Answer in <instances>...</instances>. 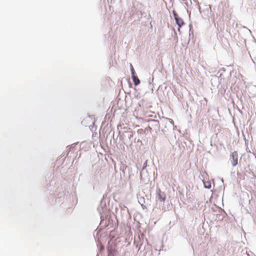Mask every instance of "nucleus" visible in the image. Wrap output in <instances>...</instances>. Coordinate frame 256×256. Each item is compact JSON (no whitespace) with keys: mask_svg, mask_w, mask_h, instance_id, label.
<instances>
[{"mask_svg":"<svg viewBox=\"0 0 256 256\" xmlns=\"http://www.w3.org/2000/svg\"><path fill=\"white\" fill-rule=\"evenodd\" d=\"M174 127L172 120L168 118L161 119V130L165 136H168L171 133H174Z\"/></svg>","mask_w":256,"mask_h":256,"instance_id":"obj_1","label":"nucleus"},{"mask_svg":"<svg viewBox=\"0 0 256 256\" xmlns=\"http://www.w3.org/2000/svg\"><path fill=\"white\" fill-rule=\"evenodd\" d=\"M98 211L100 216L101 222L100 224H102L104 222V226H107L108 224L106 223V212H108V208L106 206L104 196L100 200V204L98 208Z\"/></svg>","mask_w":256,"mask_h":256,"instance_id":"obj_2","label":"nucleus"},{"mask_svg":"<svg viewBox=\"0 0 256 256\" xmlns=\"http://www.w3.org/2000/svg\"><path fill=\"white\" fill-rule=\"evenodd\" d=\"M238 154L237 152H232L230 155V161L231 164L233 166H235L238 164Z\"/></svg>","mask_w":256,"mask_h":256,"instance_id":"obj_3","label":"nucleus"},{"mask_svg":"<svg viewBox=\"0 0 256 256\" xmlns=\"http://www.w3.org/2000/svg\"><path fill=\"white\" fill-rule=\"evenodd\" d=\"M149 124L152 126L155 130H159L161 128V120L159 122L156 120H148Z\"/></svg>","mask_w":256,"mask_h":256,"instance_id":"obj_4","label":"nucleus"},{"mask_svg":"<svg viewBox=\"0 0 256 256\" xmlns=\"http://www.w3.org/2000/svg\"><path fill=\"white\" fill-rule=\"evenodd\" d=\"M156 198L160 201L164 202L166 198L165 192H162L160 188H158L156 190Z\"/></svg>","mask_w":256,"mask_h":256,"instance_id":"obj_5","label":"nucleus"},{"mask_svg":"<svg viewBox=\"0 0 256 256\" xmlns=\"http://www.w3.org/2000/svg\"><path fill=\"white\" fill-rule=\"evenodd\" d=\"M176 24L178 26V30L180 31V28L184 24L183 20L180 16L175 20Z\"/></svg>","mask_w":256,"mask_h":256,"instance_id":"obj_6","label":"nucleus"},{"mask_svg":"<svg viewBox=\"0 0 256 256\" xmlns=\"http://www.w3.org/2000/svg\"><path fill=\"white\" fill-rule=\"evenodd\" d=\"M132 79L135 86H137L140 84V81L136 76H132Z\"/></svg>","mask_w":256,"mask_h":256,"instance_id":"obj_7","label":"nucleus"},{"mask_svg":"<svg viewBox=\"0 0 256 256\" xmlns=\"http://www.w3.org/2000/svg\"><path fill=\"white\" fill-rule=\"evenodd\" d=\"M204 186L205 188L210 189L211 188V183L210 182L203 181Z\"/></svg>","mask_w":256,"mask_h":256,"instance_id":"obj_8","label":"nucleus"},{"mask_svg":"<svg viewBox=\"0 0 256 256\" xmlns=\"http://www.w3.org/2000/svg\"><path fill=\"white\" fill-rule=\"evenodd\" d=\"M147 162H148V160H146L144 162V163L143 164V166H142V170L140 171V178H142V172L144 171V170L146 168L147 166Z\"/></svg>","mask_w":256,"mask_h":256,"instance_id":"obj_9","label":"nucleus"},{"mask_svg":"<svg viewBox=\"0 0 256 256\" xmlns=\"http://www.w3.org/2000/svg\"><path fill=\"white\" fill-rule=\"evenodd\" d=\"M153 80H154L153 78H150V77L148 80V82L149 85V88H151L152 90H153V87H152V83L153 82Z\"/></svg>","mask_w":256,"mask_h":256,"instance_id":"obj_10","label":"nucleus"},{"mask_svg":"<svg viewBox=\"0 0 256 256\" xmlns=\"http://www.w3.org/2000/svg\"><path fill=\"white\" fill-rule=\"evenodd\" d=\"M130 72H131L132 76H135L136 75V72H135L134 68L132 66V64H130Z\"/></svg>","mask_w":256,"mask_h":256,"instance_id":"obj_11","label":"nucleus"},{"mask_svg":"<svg viewBox=\"0 0 256 256\" xmlns=\"http://www.w3.org/2000/svg\"><path fill=\"white\" fill-rule=\"evenodd\" d=\"M172 13L174 20L179 17L178 14L174 10H172Z\"/></svg>","mask_w":256,"mask_h":256,"instance_id":"obj_12","label":"nucleus"},{"mask_svg":"<svg viewBox=\"0 0 256 256\" xmlns=\"http://www.w3.org/2000/svg\"><path fill=\"white\" fill-rule=\"evenodd\" d=\"M134 244L136 245V248L139 247L138 248V250H139L142 246V244H140V245L139 246V244L137 242V240L136 238H134Z\"/></svg>","mask_w":256,"mask_h":256,"instance_id":"obj_13","label":"nucleus"},{"mask_svg":"<svg viewBox=\"0 0 256 256\" xmlns=\"http://www.w3.org/2000/svg\"><path fill=\"white\" fill-rule=\"evenodd\" d=\"M192 27V24H189L190 32V30H191ZM190 34H191L190 32H189V34H188V35H189V36H188V42H189V41L190 40Z\"/></svg>","mask_w":256,"mask_h":256,"instance_id":"obj_14","label":"nucleus"},{"mask_svg":"<svg viewBox=\"0 0 256 256\" xmlns=\"http://www.w3.org/2000/svg\"><path fill=\"white\" fill-rule=\"evenodd\" d=\"M138 132H140V134H142L144 132V130L143 129H140L138 130Z\"/></svg>","mask_w":256,"mask_h":256,"instance_id":"obj_15","label":"nucleus"},{"mask_svg":"<svg viewBox=\"0 0 256 256\" xmlns=\"http://www.w3.org/2000/svg\"><path fill=\"white\" fill-rule=\"evenodd\" d=\"M84 177L87 179V180H89L90 178V174H86V175H85L84 176Z\"/></svg>","mask_w":256,"mask_h":256,"instance_id":"obj_16","label":"nucleus"},{"mask_svg":"<svg viewBox=\"0 0 256 256\" xmlns=\"http://www.w3.org/2000/svg\"><path fill=\"white\" fill-rule=\"evenodd\" d=\"M132 136H133V134H130V136H128L129 138H131V137H132Z\"/></svg>","mask_w":256,"mask_h":256,"instance_id":"obj_17","label":"nucleus"},{"mask_svg":"<svg viewBox=\"0 0 256 256\" xmlns=\"http://www.w3.org/2000/svg\"><path fill=\"white\" fill-rule=\"evenodd\" d=\"M219 212H220V213H222V212H224V211H223L222 210H219Z\"/></svg>","mask_w":256,"mask_h":256,"instance_id":"obj_18","label":"nucleus"},{"mask_svg":"<svg viewBox=\"0 0 256 256\" xmlns=\"http://www.w3.org/2000/svg\"><path fill=\"white\" fill-rule=\"evenodd\" d=\"M140 13L141 16H142L143 15V13L142 12V11H140Z\"/></svg>","mask_w":256,"mask_h":256,"instance_id":"obj_19","label":"nucleus"},{"mask_svg":"<svg viewBox=\"0 0 256 256\" xmlns=\"http://www.w3.org/2000/svg\"><path fill=\"white\" fill-rule=\"evenodd\" d=\"M82 176H82V174H80V177H82Z\"/></svg>","mask_w":256,"mask_h":256,"instance_id":"obj_20","label":"nucleus"},{"mask_svg":"<svg viewBox=\"0 0 256 256\" xmlns=\"http://www.w3.org/2000/svg\"><path fill=\"white\" fill-rule=\"evenodd\" d=\"M142 206L143 208V207H145L144 206L143 204H142Z\"/></svg>","mask_w":256,"mask_h":256,"instance_id":"obj_21","label":"nucleus"},{"mask_svg":"<svg viewBox=\"0 0 256 256\" xmlns=\"http://www.w3.org/2000/svg\"><path fill=\"white\" fill-rule=\"evenodd\" d=\"M138 239L139 240H140V238L139 236H138Z\"/></svg>","mask_w":256,"mask_h":256,"instance_id":"obj_22","label":"nucleus"},{"mask_svg":"<svg viewBox=\"0 0 256 256\" xmlns=\"http://www.w3.org/2000/svg\"><path fill=\"white\" fill-rule=\"evenodd\" d=\"M148 17L150 18V15L149 14H148Z\"/></svg>","mask_w":256,"mask_h":256,"instance_id":"obj_23","label":"nucleus"}]
</instances>
